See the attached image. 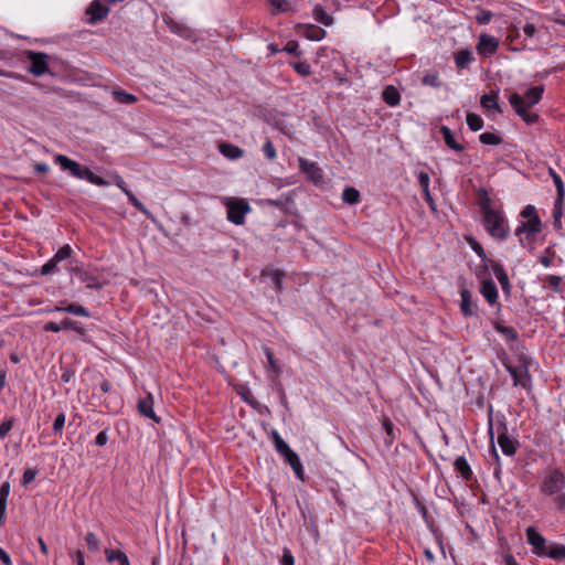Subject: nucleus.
Returning <instances> with one entry per match:
<instances>
[{"label": "nucleus", "mask_w": 565, "mask_h": 565, "mask_svg": "<svg viewBox=\"0 0 565 565\" xmlns=\"http://www.w3.org/2000/svg\"><path fill=\"white\" fill-rule=\"evenodd\" d=\"M480 211L483 215V225L486 231L495 239L504 241L509 235V226L503 213L491 206V200L487 191L482 190L479 202Z\"/></svg>", "instance_id": "nucleus-1"}, {"label": "nucleus", "mask_w": 565, "mask_h": 565, "mask_svg": "<svg viewBox=\"0 0 565 565\" xmlns=\"http://www.w3.org/2000/svg\"><path fill=\"white\" fill-rule=\"evenodd\" d=\"M543 92V86H534L527 89L524 96H521L516 93L511 94L509 96V102L516 114L525 122L533 124L537 121L539 116L536 114L530 113L529 109L541 100Z\"/></svg>", "instance_id": "nucleus-2"}, {"label": "nucleus", "mask_w": 565, "mask_h": 565, "mask_svg": "<svg viewBox=\"0 0 565 565\" xmlns=\"http://www.w3.org/2000/svg\"><path fill=\"white\" fill-rule=\"evenodd\" d=\"M54 161L61 167L62 170L68 171L73 177L77 179L87 180L92 184L98 186H105L108 184L105 179L96 175L87 167L81 166L78 162L70 159L64 154H56Z\"/></svg>", "instance_id": "nucleus-3"}, {"label": "nucleus", "mask_w": 565, "mask_h": 565, "mask_svg": "<svg viewBox=\"0 0 565 565\" xmlns=\"http://www.w3.org/2000/svg\"><path fill=\"white\" fill-rule=\"evenodd\" d=\"M565 488V475L559 469L551 470L540 487L542 493L553 495Z\"/></svg>", "instance_id": "nucleus-4"}, {"label": "nucleus", "mask_w": 565, "mask_h": 565, "mask_svg": "<svg viewBox=\"0 0 565 565\" xmlns=\"http://www.w3.org/2000/svg\"><path fill=\"white\" fill-rule=\"evenodd\" d=\"M26 57L30 62V66L28 67V72L34 75L35 77H40L44 74H51L49 67L50 56L42 52L28 51Z\"/></svg>", "instance_id": "nucleus-5"}, {"label": "nucleus", "mask_w": 565, "mask_h": 565, "mask_svg": "<svg viewBox=\"0 0 565 565\" xmlns=\"http://www.w3.org/2000/svg\"><path fill=\"white\" fill-rule=\"evenodd\" d=\"M250 206L245 200H230L227 203V220L236 225L245 222V215L249 213Z\"/></svg>", "instance_id": "nucleus-6"}, {"label": "nucleus", "mask_w": 565, "mask_h": 565, "mask_svg": "<svg viewBox=\"0 0 565 565\" xmlns=\"http://www.w3.org/2000/svg\"><path fill=\"white\" fill-rule=\"evenodd\" d=\"M108 13L109 8L105 0H94L86 9L88 22L93 25L106 19Z\"/></svg>", "instance_id": "nucleus-7"}, {"label": "nucleus", "mask_w": 565, "mask_h": 565, "mask_svg": "<svg viewBox=\"0 0 565 565\" xmlns=\"http://www.w3.org/2000/svg\"><path fill=\"white\" fill-rule=\"evenodd\" d=\"M542 223L540 217H532L526 222H522L515 230V235L520 237V242L523 243V235L525 238L531 239V236L541 232Z\"/></svg>", "instance_id": "nucleus-8"}, {"label": "nucleus", "mask_w": 565, "mask_h": 565, "mask_svg": "<svg viewBox=\"0 0 565 565\" xmlns=\"http://www.w3.org/2000/svg\"><path fill=\"white\" fill-rule=\"evenodd\" d=\"M499 47V41L492 35L481 34L477 44V51L479 54L489 56L497 52Z\"/></svg>", "instance_id": "nucleus-9"}, {"label": "nucleus", "mask_w": 565, "mask_h": 565, "mask_svg": "<svg viewBox=\"0 0 565 565\" xmlns=\"http://www.w3.org/2000/svg\"><path fill=\"white\" fill-rule=\"evenodd\" d=\"M529 544L533 547V553L541 556V552L546 548V540L533 526H527L525 530Z\"/></svg>", "instance_id": "nucleus-10"}, {"label": "nucleus", "mask_w": 565, "mask_h": 565, "mask_svg": "<svg viewBox=\"0 0 565 565\" xmlns=\"http://www.w3.org/2000/svg\"><path fill=\"white\" fill-rule=\"evenodd\" d=\"M300 170L308 175V178L316 184L322 181V171L316 162L309 161L305 158H299Z\"/></svg>", "instance_id": "nucleus-11"}, {"label": "nucleus", "mask_w": 565, "mask_h": 565, "mask_svg": "<svg viewBox=\"0 0 565 565\" xmlns=\"http://www.w3.org/2000/svg\"><path fill=\"white\" fill-rule=\"evenodd\" d=\"M138 412L147 417L152 419L156 423H159V417H157L154 411H153V398L151 394H148L146 397L140 398L137 403Z\"/></svg>", "instance_id": "nucleus-12"}, {"label": "nucleus", "mask_w": 565, "mask_h": 565, "mask_svg": "<svg viewBox=\"0 0 565 565\" xmlns=\"http://www.w3.org/2000/svg\"><path fill=\"white\" fill-rule=\"evenodd\" d=\"M461 303L460 309L465 316H476L478 306L472 299V295L468 289H461L460 291Z\"/></svg>", "instance_id": "nucleus-13"}, {"label": "nucleus", "mask_w": 565, "mask_h": 565, "mask_svg": "<svg viewBox=\"0 0 565 565\" xmlns=\"http://www.w3.org/2000/svg\"><path fill=\"white\" fill-rule=\"evenodd\" d=\"M507 369L509 373L511 374L514 385H521L523 387L527 386V383L530 382V375L529 371L525 366H511L507 365Z\"/></svg>", "instance_id": "nucleus-14"}, {"label": "nucleus", "mask_w": 565, "mask_h": 565, "mask_svg": "<svg viewBox=\"0 0 565 565\" xmlns=\"http://www.w3.org/2000/svg\"><path fill=\"white\" fill-rule=\"evenodd\" d=\"M489 266L491 267L494 276L497 277L498 281L500 282L502 290L504 292L509 294L511 286H510L509 277H508L503 266L495 260H489Z\"/></svg>", "instance_id": "nucleus-15"}, {"label": "nucleus", "mask_w": 565, "mask_h": 565, "mask_svg": "<svg viewBox=\"0 0 565 565\" xmlns=\"http://www.w3.org/2000/svg\"><path fill=\"white\" fill-rule=\"evenodd\" d=\"M515 444V440L509 437L507 427L503 426L502 431L498 436V445L502 452L507 456H513L516 451Z\"/></svg>", "instance_id": "nucleus-16"}, {"label": "nucleus", "mask_w": 565, "mask_h": 565, "mask_svg": "<svg viewBox=\"0 0 565 565\" xmlns=\"http://www.w3.org/2000/svg\"><path fill=\"white\" fill-rule=\"evenodd\" d=\"M45 311L46 312H67V313H72L74 316L86 317V318L90 317V313L88 312V310L85 307H83L82 305H77L75 302L68 303L65 307L55 306L54 308L46 309Z\"/></svg>", "instance_id": "nucleus-17"}, {"label": "nucleus", "mask_w": 565, "mask_h": 565, "mask_svg": "<svg viewBox=\"0 0 565 565\" xmlns=\"http://www.w3.org/2000/svg\"><path fill=\"white\" fill-rule=\"evenodd\" d=\"M480 294L484 297V299L489 302V305L493 306L498 300V289L495 284L491 279H484L481 282Z\"/></svg>", "instance_id": "nucleus-18"}, {"label": "nucleus", "mask_w": 565, "mask_h": 565, "mask_svg": "<svg viewBox=\"0 0 565 565\" xmlns=\"http://www.w3.org/2000/svg\"><path fill=\"white\" fill-rule=\"evenodd\" d=\"M285 460L290 465L296 477L300 480H305V472L299 456L291 449L282 454Z\"/></svg>", "instance_id": "nucleus-19"}, {"label": "nucleus", "mask_w": 565, "mask_h": 565, "mask_svg": "<svg viewBox=\"0 0 565 565\" xmlns=\"http://www.w3.org/2000/svg\"><path fill=\"white\" fill-rule=\"evenodd\" d=\"M541 557H550L555 561L565 558V545L558 543H551L546 546L544 552H541Z\"/></svg>", "instance_id": "nucleus-20"}, {"label": "nucleus", "mask_w": 565, "mask_h": 565, "mask_svg": "<svg viewBox=\"0 0 565 565\" xmlns=\"http://www.w3.org/2000/svg\"><path fill=\"white\" fill-rule=\"evenodd\" d=\"M440 132L443 135L444 142L448 148L457 152L463 151L465 147L456 141L450 128H448L447 126H441Z\"/></svg>", "instance_id": "nucleus-21"}, {"label": "nucleus", "mask_w": 565, "mask_h": 565, "mask_svg": "<svg viewBox=\"0 0 565 565\" xmlns=\"http://www.w3.org/2000/svg\"><path fill=\"white\" fill-rule=\"evenodd\" d=\"M220 152L227 159L236 160L243 157L244 150L231 143H220Z\"/></svg>", "instance_id": "nucleus-22"}, {"label": "nucleus", "mask_w": 565, "mask_h": 565, "mask_svg": "<svg viewBox=\"0 0 565 565\" xmlns=\"http://www.w3.org/2000/svg\"><path fill=\"white\" fill-rule=\"evenodd\" d=\"M78 279L89 289H102L103 282L92 271L85 270L78 273Z\"/></svg>", "instance_id": "nucleus-23"}, {"label": "nucleus", "mask_w": 565, "mask_h": 565, "mask_svg": "<svg viewBox=\"0 0 565 565\" xmlns=\"http://www.w3.org/2000/svg\"><path fill=\"white\" fill-rule=\"evenodd\" d=\"M383 100L391 107L397 106L401 102V94L396 87L388 85L382 93Z\"/></svg>", "instance_id": "nucleus-24"}, {"label": "nucleus", "mask_w": 565, "mask_h": 565, "mask_svg": "<svg viewBox=\"0 0 565 565\" xmlns=\"http://www.w3.org/2000/svg\"><path fill=\"white\" fill-rule=\"evenodd\" d=\"M105 556L109 563L117 562L118 565H130L128 556L120 550L106 548Z\"/></svg>", "instance_id": "nucleus-25"}, {"label": "nucleus", "mask_w": 565, "mask_h": 565, "mask_svg": "<svg viewBox=\"0 0 565 565\" xmlns=\"http://www.w3.org/2000/svg\"><path fill=\"white\" fill-rule=\"evenodd\" d=\"M454 467L458 473L465 480H470L472 478V470L470 468V465L468 463L467 459L463 456H460L456 458L454 462Z\"/></svg>", "instance_id": "nucleus-26"}, {"label": "nucleus", "mask_w": 565, "mask_h": 565, "mask_svg": "<svg viewBox=\"0 0 565 565\" xmlns=\"http://www.w3.org/2000/svg\"><path fill=\"white\" fill-rule=\"evenodd\" d=\"M480 104L483 108H486L488 110H493L498 114L502 113V109L499 106L498 100H497V94H494V93L482 95L481 99H480Z\"/></svg>", "instance_id": "nucleus-27"}, {"label": "nucleus", "mask_w": 565, "mask_h": 565, "mask_svg": "<svg viewBox=\"0 0 565 565\" xmlns=\"http://www.w3.org/2000/svg\"><path fill=\"white\" fill-rule=\"evenodd\" d=\"M550 175L552 177L553 182L556 186V203L563 204L564 196H565L564 182H563L562 178L559 177V174H557L553 169H550Z\"/></svg>", "instance_id": "nucleus-28"}, {"label": "nucleus", "mask_w": 565, "mask_h": 565, "mask_svg": "<svg viewBox=\"0 0 565 565\" xmlns=\"http://www.w3.org/2000/svg\"><path fill=\"white\" fill-rule=\"evenodd\" d=\"M473 60L470 50H460L455 54V63L458 68H465Z\"/></svg>", "instance_id": "nucleus-29"}, {"label": "nucleus", "mask_w": 565, "mask_h": 565, "mask_svg": "<svg viewBox=\"0 0 565 565\" xmlns=\"http://www.w3.org/2000/svg\"><path fill=\"white\" fill-rule=\"evenodd\" d=\"M127 198L130 204H132L139 212H141L147 218L156 222L152 213L141 203L132 192H127Z\"/></svg>", "instance_id": "nucleus-30"}, {"label": "nucleus", "mask_w": 565, "mask_h": 565, "mask_svg": "<svg viewBox=\"0 0 565 565\" xmlns=\"http://www.w3.org/2000/svg\"><path fill=\"white\" fill-rule=\"evenodd\" d=\"M113 97L117 103L125 105L135 104L137 102V97L135 95L122 89H114Z\"/></svg>", "instance_id": "nucleus-31"}, {"label": "nucleus", "mask_w": 565, "mask_h": 565, "mask_svg": "<svg viewBox=\"0 0 565 565\" xmlns=\"http://www.w3.org/2000/svg\"><path fill=\"white\" fill-rule=\"evenodd\" d=\"M305 35L309 40L320 41L326 36V31L317 25H308L305 30Z\"/></svg>", "instance_id": "nucleus-32"}, {"label": "nucleus", "mask_w": 565, "mask_h": 565, "mask_svg": "<svg viewBox=\"0 0 565 565\" xmlns=\"http://www.w3.org/2000/svg\"><path fill=\"white\" fill-rule=\"evenodd\" d=\"M313 17H315V19L318 22H320V23H322V24H324L327 26L331 25L332 22H333L332 17L329 15L321 6H316L315 7V9H313Z\"/></svg>", "instance_id": "nucleus-33"}, {"label": "nucleus", "mask_w": 565, "mask_h": 565, "mask_svg": "<svg viewBox=\"0 0 565 565\" xmlns=\"http://www.w3.org/2000/svg\"><path fill=\"white\" fill-rule=\"evenodd\" d=\"M479 140L481 143L490 146H499L500 143H502V138L500 135L489 131L482 132L479 136Z\"/></svg>", "instance_id": "nucleus-34"}, {"label": "nucleus", "mask_w": 565, "mask_h": 565, "mask_svg": "<svg viewBox=\"0 0 565 565\" xmlns=\"http://www.w3.org/2000/svg\"><path fill=\"white\" fill-rule=\"evenodd\" d=\"M495 330L501 333L505 340L508 341H516L518 340V331L512 327H505L500 323L495 324Z\"/></svg>", "instance_id": "nucleus-35"}, {"label": "nucleus", "mask_w": 565, "mask_h": 565, "mask_svg": "<svg viewBox=\"0 0 565 565\" xmlns=\"http://www.w3.org/2000/svg\"><path fill=\"white\" fill-rule=\"evenodd\" d=\"M342 199L345 203L355 204L360 201V193L355 188L349 186L343 190Z\"/></svg>", "instance_id": "nucleus-36"}, {"label": "nucleus", "mask_w": 565, "mask_h": 565, "mask_svg": "<svg viewBox=\"0 0 565 565\" xmlns=\"http://www.w3.org/2000/svg\"><path fill=\"white\" fill-rule=\"evenodd\" d=\"M467 125L472 131H478L483 127V119L473 113L467 115Z\"/></svg>", "instance_id": "nucleus-37"}, {"label": "nucleus", "mask_w": 565, "mask_h": 565, "mask_svg": "<svg viewBox=\"0 0 565 565\" xmlns=\"http://www.w3.org/2000/svg\"><path fill=\"white\" fill-rule=\"evenodd\" d=\"M422 84L438 88L441 86V81L437 72H430L423 76Z\"/></svg>", "instance_id": "nucleus-38"}, {"label": "nucleus", "mask_w": 565, "mask_h": 565, "mask_svg": "<svg viewBox=\"0 0 565 565\" xmlns=\"http://www.w3.org/2000/svg\"><path fill=\"white\" fill-rule=\"evenodd\" d=\"M271 438L275 445L276 450L282 455L290 449V447L286 444V441L280 437L277 430L271 431Z\"/></svg>", "instance_id": "nucleus-39"}, {"label": "nucleus", "mask_w": 565, "mask_h": 565, "mask_svg": "<svg viewBox=\"0 0 565 565\" xmlns=\"http://www.w3.org/2000/svg\"><path fill=\"white\" fill-rule=\"evenodd\" d=\"M72 247L70 245H64L55 253L53 258L60 264L61 262L68 259L72 256Z\"/></svg>", "instance_id": "nucleus-40"}, {"label": "nucleus", "mask_w": 565, "mask_h": 565, "mask_svg": "<svg viewBox=\"0 0 565 565\" xmlns=\"http://www.w3.org/2000/svg\"><path fill=\"white\" fill-rule=\"evenodd\" d=\"M269 277L271 278V281L275 286V289L277 292H281L282 290V279H284V273L276 269V270H270V273L268 274Z\"/></svg>", "instance_id": "nucleus-41"}, {"label": "nucleus", "mask_w": 565, "mask_h": 565, "mask_svg": "<svg viewBox=\"0 0 565 565\" xmlns=\"http://www.w3.org/2000/svg\"><path fill=\"white\" fill-rule=\"evenodd\" d=\"M274 7V13H284L290 10L288 0H267Z\"/></svg>", "instance_id": "nucleus-42"}, {"label": "nucleus", "mask_w": 565, "mask_h": 565, "mask_svg": "<svg viewBox=\"0 0 565 565\" xmlns=\"http://www.w3.org/2000/svg\"><path fill=\"white\" fill-rule=\"evenodd\" d=\"M263 152L265 154V157L269 160V161H273L276 159L277 157V152H276V149L274 147V143L271 142L270 139H267L265 141V143L263 145Z\"/></svg>", "instance_id": "nucleus-43"}, {"label": "nucleus", "mask_w": 565, "mask_h": 565, "mask_svg": "<svg viewBox=\"0 0 565 565\" xmlns=\"http://www.w3.org/2000/svg\"><path fill=\"white\" fill-rule=\"evenodd\" d=\"M14 423L15 419L13 417H8L0 424V439L6 438L9 431L13 428Z\"/></svg>", "instance_id": "nucleus-44"}, {"label": "nucleus", "mask_w": 565, "mask_h": 565, "mask_svg": "<svg viewBox=\"0 0 565 565\" xmlns=\"http://www.w3.org/2000/svg\"><path fill=\"white\" fill-rule=\"evenodd\" d=\"M263 350H264V352L266 354V358H267V361H268V364H269L270 369L275 373L279 374L280 373V367L278 365L277 360L274 356V353L267 347H264Z\"/></svg>", "instance_id": "nucleus-45"}, {"label": "nucleus", "mask_w": 565, "mask_h": 565, "mask_svg": "<svg viewBox=\"0 0 565 565\" xmlns=\"http://www.w3.org/2000/svg\"><path fill=\"white\" fill-rule=\"evenodd\" d=\"M85 541H86L87 547L90 551H93V552L98 551V548H99V540H98V537L96 536L95 533L88 532L86 534V536H85Z\"/></svg>", "instance_id": "nucleus-46"}, {"label": "nucleus", "mask_w": 565, "mask_h": 565, "mask_svg": "<svg viewBox=\"0 0 565 565\" xmlns=\"http://www.w3.org/2000/svg\"><path fill=\"white\" fill-rule=\"evenodd\" d=\"M292 67L301 76L311 74V66L307 62H296L292 64Z\"/></svg>", "instance_id": "nucleus-47"}, {"label": "nucleus", "mask_w": 565, "mask_h": 565, "mask_svg": "<svg viewBox=\"0 0 565 565\" xmlns=\"http://www.w3.org/2000/svg\"><path fill=\"white\" fill-rule=\"evenodd\" d=\"M492 17H493V14L491 11L480 9L478 14L476 15V21L479 24H488L491 21Z\"/></svg>", "instance_id": "nucleus-48"}, {"label": "nucleus", "mask_w": 565, "mask_h": 565, "mask_svg": "<svg viewBox=\"0 0 565 565\" xmlns=\"http://www.w3.org/2000/svg\"><path fill=\"white\" fill-rule=\"evenodd\" d=\"M57 265L58 263L54 260V258L52 257L49 262H46L42 267H41V274L42 275H49V274H52L54 271H57Z\"/></svg>", "instance_id": "nucleus-49"}, {"label": "nucleus", "mask_w": 565, "mask_h": 565, "mask_svg": "<svg viewBox=\"0 0 565 565\" xmlns=\"http://www.w3.org/2000/svg\"><path fill=\"white\" fill-rule=\"evenodd\" d=\"M469 243H470L471 248L475 250V253H476V254H477V255H478V256H479L483 262H488V263H489V260H490V259H488L487 254H486V252H484L483 247H482V246H481L477 241H475V239H470V241H469Z\"/></svg>", "instance_id": "nucleus-50"}, {"label": "nucleus", "mask_w": 565, "mask_h": 565, "mask_svg": "<svg viewBox=\"0 0 565 565\" xmlns=\"http://www.w3.org/2000/svg\"><path fill=\"white\" fill-rule=\"evenodd\" d=\"M65 425V414L64 413H60L56 417H55V420L53 423V431L55 434H62V430H63V427Z\"/></svg>", "instance_id": "nucleus-51"}, {"label": "nucleus", "mask_w": 565, "mask_h": 565, "mask_svg": "<svg viewBox=\"0 0 565 565\" xmlns=\"http://www.w3.org/2000/svg\"><path fill=\"white\" fill-rule=\"evenodd\" d=\"M9 494H10V483L8 481H6L0 487V504L7 505Z\"/></svg>", "instance_id": "nucleus-52"}, {"label": "nucleus", "mask_w": 565, "mask_h": 565, "mask_svg": "<svg viewBox=\"0 0 565 565\" xmlns=\"http://www.w3.org/2000/svg\"><path fill=\"white\" fill-rule=\"evenodd\" d=\"M36 470L34 469H26L24 472H23V477H22V484L23 486H28L29 483H31L35 477H36Z\"/></svg>", "instance_id": "nucleus-53"}, {"label": "nucleus", "mask_w": 565, "mask_h": 565, "mask_svg": "<svg viewBox=\"0 0 565 565\" xmlns=\"http://www.w3.org/2000/svg\"><path fill=\"white\" fill-rule=\"evenodd\" d=\"M429 175L426 172H419L418 174V183L423 189V192H427V189H429Z\"/></svg>", "instance_id": "nucleus-54"}, {"label": "nucleus", "mask_w": 565, "mask_h": 565, "mask_svg": "<svg viewBox=\"0 0 565 565\" xmlns=\"http://www.w3.org/2000/svg\"><path fill=\"white\" fill-rule=\"evenodd\" d=\"M281 565H295V558L289 548L284 550V554L280 561Z\"/></svg>", "instance_id": "nucleus-55"}, {"label": "nucleus", "mask_w": 565, "mask_h": 565, "mask_svg": "<svg viewBox=\"0 0 565 565\" xmlns=\"http://www.w3.org/2000/svg\"><path fill=\"white\" fill-rule=\"evenodd\" d=\"M522 217L532 220V217H539L536 210L533 205H527L521 213Z\"/></svg>", "instance_id": "nucleus-56"}, {"label": "nucleus", "mask_w": 565, "mask_h": 565, "mask_svg": "<svg viewBox=\"0 0 565 565\" xmlns=\"http://www.w3.org/2000/svg\"><path fill=\"white\" fill-rule=\"evenodd\" d=\"M284 51H286L289 54H295L297 56L300 55V52L298 51V43L295 41H289L285 47Z\"/></svg>", "instance_id": "nucleus-57"}, {"label": "nucleus", "mask_w": 565, "mask_h": 565, "mask_svg": "<svg viewBox=\"0 0 565 565\" xmlns=\"http://www.w3.org/2000/svg\"><path fill=\"white\" fill-rule=\"evenodd\" d=\"M107 440H108V435H107V431L106 430H103L100 431L97 436H96V439H95V444L97 446H105L107 444Z\"/></svg>", "instance_id": "nucleus-58"}, {"label": "nucleus", "mask_w": 565, "mask_h": 565, "mask_svg": "<svg viewBox=\"0 0 565 565\" xmlns=\"http://www.w3.org/2000/svg\"><path fill=\"white\" fill-rule=\"evenodd\" d=\"M46 332H60L62 327L53 321L46 322L43 327Z\"/></svg>", "instance_id": "nucleus-59"}, {"label": "nucleus", "mask_w": 565, "mask_h": 565, "mask_svg": "<svg viewBox=\"0 0 565 565\" xmlns=\"http://www.w3.org/2000/svg\"><path fill=\"white\" fill-rule=\"evenodd\" d=\"M34 172L38 174L46 173L49 171V166L43 162H36L33 164Z\"/></svg>", "instance_id": "nucleus-60"}, {"label": "nucleus", "mask_w": 565, "mask_h": 565, "mask_svg": "<svg viewBox=\"0 0 565 565\" xmlns=\"http://www.w3.org/2000/svg\"><path fill=\"white\" fill-rule=\"evenodd\" d=\"M523 32L527 38H533L536 33V28L533 24L527 23L523 26Z\"/></svg>", "instance_id": "nucleus-61"}, {"label": "nucleus", "mask_w": 565, "mask_h": 565, "mask_svg": "<svg viewBox=\"0 0 565 565\" xmlns=\"http://www.w3.org/2000/svg\"><path fill=\"white\" fill-rule=\"evenodd\" d=\"M73 331L78 333L83 339L87 337V331L81 322H75V328H73Z\"/></svg>", "instance_id": "nucleus-62"}, {"label": "nucleus", "mask_w": 565, "mask_h": 565, "mask_svg": "<svg viewBox=\"0 0 565 565\" xmlns=\"http://www.w3.org/2000/svg\"><path fill=\"white\" fill-rule=\"evenodd\" d=\"M0 561L4 565H12L10 555L2 547H0Z\"/></svg>", "instance_id": "nucleus-63"}, {"label": "nucleus", "mask_w": 565, "mask_h": 565, "mask_svg": "<svg viewBox=\"0 0 565 565\" xmlns=\"http://www.w3.org/2000/svg\"><path fill=\"white\" fill-rule=\"evenodd\" d=\"M557 509L565 510V493L555 497L554 499Z\"/></svg>", "instance_id": "nucleus-64"}]
</instances>
